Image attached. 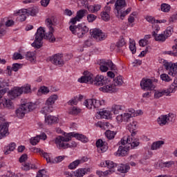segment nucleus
<instances>
[{"instance_id": "1", "label": "nucleus", "mask_w": 177, "mask_h": 177, "mask_svg": "<svg viewBox=\"0 0 177 177\" xmlns=\"http://www.w3.org/2000/svg\"><path fill=\"white\" fill-rule=\"evenodd\" d=\"M110 78L104 77L103 75H97L93 79V75L91 73L78 79V82L92 84L96 86H102L100 88V91L104 93H115V92L118 91V88L113 87V85H110Z\"/></svg>"}, {"instance_id": "2", "label": "nucleus", "mask_w": 177, "mask_h": 177, "mask_svg": "<svg viewBox=\"0 0 177 177\" xmlns=\"http://www.w3.org/2000/svg\"><path fill=\"white\" fill-rule=\"evenodd\" d=\"M127 8V3L125 0H117L115 3V9L117 10V17H120L121 20H124V17L131 13L132 8H129L125 10Z\"/></svg>"}, {"instance_id": "3", "label": "nucleus", "mask_w": 177, "mask_h": 177, "mask_svg": "<svg viewBox=\"0 0 177 177\" xmlns=\"http://www.w3.org/2000/svg\"><path fill=\"white\" fill-rule=\"evenodd\" d=\"M69 30L72 34L77 35L78 38H84L85 34H88L89 32V28L82 24H80L77 26L71 25L69 26Z\"/></svg>"}, {"instance_id": "4", "label": "nucleus", "mask_w": 177, "mask_h": 177, "mask_svg": "<svg viewBox=\"0 0 177 177\" xmlns=\"http://www.w3.org/2000/svg\"><path fill=\"white\" fill-rule=\"evenodd\" d=\"M46 34L48 33L45 32V29L43 27H39L35 34V41L32 43L31 46L37 49L42 48V39H44V38L46 39Z\"/></svg>"}, {"instance_id": "5", "label": "nucleus", "mask_w": 177, "mask_h": 177, "mask_svg": "<svg viewBox=\"0 0 177 177\" xmlns=\"http://www.w3.org/2000/svg\"><path fill=\"white\" fill-rule=\"evenodd\" d=\"M172 32H174V28L171 26L167 28L165 31H164L161 34L157 33L156 31L152 32V37L154 38L155 41L157 42H165L169 37L172 35Z\"/></svg>"}, {"instance_id": "6", "label": "nucleus", "mask_w": 177, "mask_h": 177, "mask_svg": "<svg viewBox=\"0 0 177 177\" xmlns=\"http://www.w3.org/2000/svg\"><path fill=\"white\" fill-rule=\"evenodd\" d=\"M135 135H136V132L131 133V136H124L120 140L121 145L123 146L131 145L132 149L138 147L140 145V142H139V139L135 137Z\"/></svg>"}, {"instance_id": "7", "label": "nucleus", "mask_w": 177, "mask_h": 177, "mask_svg": "<svg viewBox=\"0 0 177 177\" xmlns=\"http://www.w3.org/2000/svg\"><path fill=\"white\" fill-rule=\"evenodd\" d=\"M73 138V133H68L65 137L59 136L55 138V143L58 149H67V142H70Z\"/></svg>"}, {"instance_id": "8", "label": "nucleus", "mask_w": 177, "mask_h": 177, "mask_svg": "<svg viewBox=\"0 0 177 177\" xmlns=\"http://www.w3.org/2000/svg\"><path fill=\"white\" fill-rule=\"evenodd\" d=\"M84 104L89 110H99L102 106L106 104V102L104 100L87 99L84 101Z\"/></svg>"}, {"instance_id": "9", "label": "nucleus", "mask_w": 177, "mask_h": 177, "mask_svg": "<svg viewBox=\"0 0 177 177\" xmlns=\"http://www.w3.org/2000/svg\"><path fill=\"white\" fill-rule=\"evenodd\" d=\"M55 22V17H51L50 18H47L46 19V24L47 27H48L49 32L46 35V39H48L50 42H55L56 41V38L53 36V32L55 29H53V23Z\"/></svg>"}, {"instance_id": "10", "label": "nucleus", "mask_w": 177, "mask_h": 177, "mask_svg": "<svg viewBox=\"0 0 177 177\" xmlns=\"http://www.w3.org/2000/svg\"><path fill=\"white\" fill-rule=\"evenodd\" d=\"M4 122L5 118L0 113V139L6 138L9 135V123Z\"/></svg>"}, {"instance_id": "11", "label": "nucleus", "mask_w": 177, "mask_h": 177, "mask_svg": "<svg viewBox=\"0 0 177 177\" xmlns=\"http://www.w3.org/2000/svg\"><path fill=\"white\" fill-rule=\"evenodd\" d=\"M99 64L100 70L102 73H106V71H109V68L110 70H115V65L111 60L106 61L104 59H101Z\"/></svg>"}, {"instance_id": "12", "label": "nucleus", "mask_w": 177, "mask_h": 177, "mask_svg": "<svg viewBox=\"0 0 177 177\" xmlns=\"http://www.w3.org/2000/svg\"><path fill=\"white\" fill-rule=\"evenodd\" d=\"M90 34L92 38H94L97 42L104 41L106 39V34L99 28H94L90 30Z\"/></svg>"}, {"instance_id": "13", "label": "nucleus", "mask_w": 177, "mask_h": 177, "mask_svg": "<svg viewBox=\"0 0 177 177\" xmlns=\"http://www.w3.org/2000/svg\"><path fill=\"white\" fill-rule=\"evenodd\" d=\"M163 66L165 68L169 71V75H172V77L177 75V62L172 63L164 61Z\"/></svg>"}, {"instance_id": "14", "label": "nucleus", "mask_w": 177, "mask_h": 177, "mask_svg": "<svg viewBox=\"0 0 177 177\" xmlns=\"http://www.w3.org/2000/svg\"><path fill=\"white\" fill-rule=\"evenodd\" d=\"M142 89L145 91H153L156 88V85L153 84L151 79H142L140 82Z\"/></svg>"}, {"instance_id": "15", "label": "nucleus", "mask_w": 177, "mask_h": 177, "mask_svg": "<svg viewBox=\"0 0 177 177\" xmlns=\"http://www.w3.org/2000/svg\"><path fill=\"white\" fill-rule=\"evenodd\" d=\"M51 62L55 66H59V67H63L64 65V60H63V55L55 54L51 58Z\"/></svg>"}, {"instance_id": "16", "label": "nucleus", "mask_w": 177, "mask_h": 177, "mask_svg": "<svg viewBox=\"0 0 177 177\" xmlns=\"http://www.w3.org/2000/svg\"><path fill=\"white\" fill-rule=\"evenodd\" d=\"M88 2L83 1V6H84L85 8H87L88 12L90 13H97L100 9H102V5L100 4H94L93 6H87Z\"/></svg>"}, {"instance_id": "17", "label": "nucleus", "mask_w": 177, "mask_h": 177, "mask_svg": "<svg viewBox=\"0 0 177 177\" xmlns=\"http://www.w3.org/2000/svg\"><path fill=\"white\" fill-rule=\"evenodd\" d=\"M27 9H21L15 13V16H17L18 21H26L27 19Z\"/></svg>"}, {"instance_id": "18", "label": "nucleus", "mask_w": 177, "mask_h": 177, "mask_svg": "<svg viewBox=\"0 0 177 177\" xmlns=\"http://www.w3.org/2000/svg\"><path fill=\"white\" fill-rule=\"evenodd\" d=\"M95 145L98 149V151H101V153H104V151L109 149V147H107V142H103L102 139L97 140Z\"/></svg>"}, {"instance_id": "19", "label": "nucleus", "mask_w": 177, "mask_h": 177, "mask_svg": "<svg viewBox=\"0 0 177 177\" xmlns=\"http://www.w3.org/2000/svg\"><path fill=\"white\" fill-rule=\"evenodd\" d=\"M22 93L23 91L19 87H17L10 91L9 97L11 100L16 99V97H19Z\"/></svg>"}, {"instance_id": "20", "label": "nucleus", "mask_w": 177, "mask_h": 177, "mask_svg": "<svg viewBox=\"0 0 177 177\" xmlns=\"http://www.w3.org/2000/svg\"><path fill=\"white\" fill-rule=\"evenodd\" d=\"M26 113L28 112L27 111L24 104H22L19 108L16 110V115L18 118H23L24 115H26Z\"/></svg>"}, {"instance_id": "21", "label": "nucleus", "mask_w": 177, "mask_h": 177, "mask_svg": "<svg viewBox=\"0 0 177 177\" xmlns=\"http://www.w3.org/2000/svg\"><path fill=\"white\" fill-rule=\"evenodd\" d=\"M124 110H125V106L123 105L113 104L111 107V111L115 115L122 114Z\"/></svg>"}, {"instance_id": "22", "label": "nucleus", "mask_w": 177, "mask_h": 177, "mask_svg": "<svg viewBox=\"0 0 177 177\" xmlns=\"http://www.w3.org/2000/svg\"><path fill=\"white\" fill-rule=\"evenodd\" d=\"M132 117H135V111L133 109H130L128 110L127 112L123 114V121H125L126 122H129Z\"/></svg>"}, {"instance_id": "23", "label": "nucleus", "mask_w": 177, "mask_h": 177, "mask_svg": "<svg viewBox=\"0 0 177 177\" xmlns=\"http://www.w3.org/2000/svg\"><path fill=\"white\" fill-rule=\"evenodd\" d=\"M87 172H91V168H81L73 172L75 177H83Z\"/></svg>"}, {"instance_id": "24", "label": "nucleus", "mask_w": 177, "mask_h": 177, "mask_svg": "<svg viewBox=\"0 0 177 177\" xmlns=\"http://www.w3.org/2000/svg\"><path fill=\"white\" fill-rule=\"evenodd\" d=\"M170 95L171 93L168 88L162 90V91H157L154 93V99H160L162 96H169Z\"/></svg>"}, {"instance_id": "25", "label": "nucleus", "mask_w": 177, "mask_h": 177, "mask_svg": "<svg viewBox=\"0 0 177 177\" xmlns=\"http://www.w3.org/2000/svg\"><path fill=\"white\" fill-rule=\"evenodd\" d=\"M59 99V96L57 95H50L47 100L46 101V106H48V107H52L53 104H55V102Z\"/></svg>"}, {"instance_id": "26", "label": "nucleus", "mask_w": 177, "mask_h": 177, "mask_svg": "<svg viewBox=\"0 0 177 177\" xmlns=\"http://www.w3.org/2000/svg\"><path fill=\"white\" fill-rule=\"evenodd\" d=\"M128 155V148L120 146L118 150L116 152V156L118 157H125V156Z\"/></svg>"}, {"instance_id": "27", "label": "nucleus", "mask_w": 177, "mask_h": 177, "mask_svg": "<svg viewBox=\"0 0 177 177\" xmlns=\"http://www.w3.org/2000/svg\"><path fill=\"white\" fill-rule=\"evenodd\" d=\"M117 169L118 172H120L121 174H127V172H129V169H131V167L128 164H120L118 167Z\"/></svg>"}, {"instance_id": "28", "label": "nucleus", "mask_w": 177, "mask_h": 177, "mask_svg": "<svg viewBox=\"0 0 177 177\" xmlns=\"http://www.w3.org/2000/svg\"><path fill=\"white\" fill-rule=\"evenodd\" d=\"M15 149H16V143H10L9 145L4 147V154H6V156H8V154H10V153H12V151H13Z\"/></svg>"}, {"instance_id": "29", "label": "nucleus", "mask_w": 177, "mask_h": 177, "mask_svg": "<svg viewBox=\"0 0 177 177\" xmlns=\"http://www.w3.org/2000/svg\"><path fill=\"white\" fill-rule=\"evenodd\" d=\"M45 121L48 125H52V124H56L59 121V119L53 115H48L45 117Z\"/></svg>"}, {"instance_id": "30", "label": "nucleus", "mask_w": 177, "mask_h": 177, "mask_svg": "<svg viewBox=\"0 0 177 177\" xmlns=\"http://www.w3.org/2000/svg\"><path fill=\"white\" fill-rule=\"evenodd\" d=\"M123 83L124 81H122V77L118 76L116 78L113 79V83L112 84L110 83V85H112L113 88H117L115 86H121Z\"/></svg>"}, {"instance_id": "31", "label": "nucleus", "mask_w": 177, "mask_h": 177, "mask_svg": "<svg viewBox=\"0 0 177 177\" xmlns=\"http://www.w3.org/2000/svg\"><path fill=\"white\" fill-rule=\"evenodd\" d=\"M158 124L160 127H164V125H167L168 124V120L167 118V115H162L158 118Z\"/></svg>"}, {"instance_id": "32", "label": "nucleus", "mask_w": 177, "mask_h": 177, "mask_svg": "<svg viewBox=\"0 0 177 177\" xmlns=\"http://www.w3.org/2000/svg\"><path fill=\"white\" fill-rule=\"evenodd\" d=\"M72 138H77L78 140H80L83 143L88 142V138L82 134L73 133Z\"/></svg>"}, {"instance_id": "33", "label": "nucleus", "mask_w": 177, "mask_h": 177, "mask_svg": "<svg viewBox=\"0 0 177 177\" xmlns=\"http://www.w3.org/2000/svg\"><path fill=\"white\" fill-rule=\"evenodd\" d=\"M106 165L109 169H111L112 172H115V169H117V163H114V162L111 160H106Z\"/></svg>"}, {"instance_id": "34", "label": "nucleus", "mask_w": 177, "mask_h": 177, "mask_svg": "<svg viewBox=\"0 0 177 177\" xmlns=\"http://www.w3.org/2000/svg\"><path fill=\"white\" fill-rule=\"evenodd\" d=\"M24 106H25V108L27 110L28 113L30 111H32V110H35L37 109V104L32 102L24 104Z\"/></svg>"}, {"instance_id": "35", "label": "nucleus", "mask_w": 177, "mask_h": 177, "mask_svg": "<svg viewBox=\"0 0 177 177\" xmlns=\"http://www.w3.org/2000/svg\"><path fill=\"white\" fill-rule=\"evenodd\" d=\"M170 93H175L177 91V77L174 80V82L167 88Z\"/></svg>"}, {"instance_id": "36", "label": "nucleus", "mask_w": 177, "mask_h": 177, "mask_svg": "<svg viewBox=\"0 0 177 177\" xmlns=\"http://www.w3.org/2000/svg\"><path fill=\"white\" fill-rule=\"evenodd\" d=\"M13 107H15V105L13 104V102H12V100L5 99V101L3 102V109L6 108V109H13Z\"/></svg>"}, {"instance_id": "37", "label": "nucleus", "mask_w": 177, "mask_h": 177, "mask_svg": "<svg viewBox=\"0 0 177 177\" xmlns=\"http://www.w3.org/2000/svg\"><path fill=\"white\" fill-rule=\"evenodd\" d=\"M162 145H164V141L162 140L157 141L152 144L151 149V150H157L160 149V147H161Z\"/></svg>"}, {"instance_id": "38", "label": "nucleus", "mask_w": 177, "mask_h": 177, "mask_svg": "<svg viewBox=\"0 0 177 177\" xmlns=\"http://www.w3.org/2000/svg\"><path fill=\"white\" fill-rule=\"evenodd\" d=\"M137 125H138V123L136 121H133L132 122H130L127 126V128H128L129 132H131V133L133 132H136L135 131H136Z\"/></svg>"}, {"instance_id": "39", "label": "nucleus", "mask_w": 177, "mask_h": 177, "mask_svg": "<svg viewBox=\"0 0 177 177\" xmlns=\"http://www.w3.org/2000/svg\"><path fill=\"white\" fill-rule=\"evenodd\" d=\"M28 16H36L37 13H38V8H30L26 9Z\"/></svg>"}, {"instance_id": "40", "label": "nucleus", "mask_w": 177, "mask_h": 177, "mask_svg": "<svg viewBox=\"0 0 177 177\" xmlns=\"http://www.w3.org/2000/svg\"><path fill=\"white\" fill-rule=\"evenodd\" d=\"M25 57L27 59V60H30V62H34L35 59V53L32 52H28L25 55Z\"/></svg>"}, {"instance_id": "41", "label": "nucleus", "mask_w": 177, "mask_h": 177, "mask_svg": "<svg viewBox=\"0 0 177 177\" xmlns=\"http://www.w3.org/2000/svg\"><path fill=\"white\" fill-rule=\"evenodd\" d=\"M53 111V106H49L46 105L41 110V114L46 115L47 113H52Z\"/></svg>"}, {"instance_id": "42", "label": "nucleus", "mask_w": 177, "mask_h": 177, "mask_svg": "<svg viewBox=\"0 0 177 177\" xmlns=\"http://www.w3.org/2000/svg\"><path fill=\"white\" fill-rule=\"evenodd\" d=\"M105 136L109 139V140H111L115 136V132L111 131V130H106L105 132Z\"/></svg>"}, {"instance_id": "43", "label": "nucleus", "mask_w": 177, "mask_h": 177, "mask_svg": "<svg viewBox=\"0 0 177 177\" xmlns=\"http://www.w3.org/2000/svg\"><path fill=\"white\" fill-rule=\"evenodd\" d=\"M81 113V109H78L77 106L72 107L69 111V114L72 115H77Z\"/></svg>"}, {"instance_id": "44", "label": "nucleus", "mask_w": 177, "mask_h": 177, "mask_svg": "<svg viewBox=\"0 0 177 177\" xmlns=\"http://www.w3.org/2000/svg\"><path fill=\"white\" fill-rule=\"evenodd\" d=\"M80 160H76L72 162L71 163H70L68 168L69 169H75V168H77V167H78V165L80 164Z\"/></svg>"}, {"instance_id": "45", "label": "nucleus", "mask_w": 177, "mask_h": 177, "mask_svg": "<svg viewBox=\"0 0 177 177\" xmlns=\"http://www.w3.org/2000/svg\"><path fill=\"white\" fill-rule=\"evenodd\" d=\"M129 49L132 52L133 55L136 53V43L135 41H130Z\"/></svg>"}, {"instance_id": "46", "label": "nucleus", "mask_w": 177, "mask_h": 177, "mask_svg": "<svg viewBox=\"0 0 177 177\" xmlns=\"http://www.w3.org/2000/svg\"><path fill=\"white\" fill-rule=\"evenodd\" d=\"M19 88L22 91V93H30L31 92V85L30 84H26V86Z\"/></svg>"}, {"instance_id": "47", "label": "nucleus", "mask_w": 177, "mask_h": 177, "mask_svg": "<svg viewBox=\"0 0 177 177\" xmlns=\"http://www.w3.org/2000/svg\"><path fill=\"white\" fill-rule=\"evenodd\" d=\"M161 10L162 12H165V13L168 12L169 10H171V6L167 3H162L161 5Z\"/></svg>"}, {"instance_id": "48", "label": "nucleus", "mask_w": 177, "mask_h": 177, "mask_svg": "<svg viewBox=\"0 0 177 177\" xmlns=\"http://www.w3.org/2000/svg\"><path fill=\"white\" fill-rule=\"evenodd\" d=\"M99 115H100L101 118H104L105 120H107L110 117V111H104L102 112H99Z\"/></svg>"}, {"instance_id": "49", "label": "nucleus", "mask_w": 177, "mask_h": 177, "mask_svg": "<svg viewBox=\"0 0 177 177\" xmlns=\"http://www.w3.org/2000/svg\"><path fill=\"white\" fill-rule=\"evenodd\" d=\"M101 19L104 20V21H109L110 20V15L107 12H101Z\"/></svg>"}, {"instance_id": "50", "label": "nucleus", "mask_w": 177, "mask_h": 177, "mask_svg": "<svg viewBox=\"0 0 177 177\" xmlns=\"http://www.w3.org/2000/svg\"><path fill=\"white\" fill-rule=\"evenodd\" d=\"M86 13V10H80L77 12L76 17L80 20L85 16Z\"/></svg>"}, {"instance_id": "51", "label": "nucleus", "mask_w": 177, "mask_h": 177, "mask_svg": "<svg viewBox=\"0 0 177 177\" xmlns=\"http://www.w3.org/2000/svg\"><path fill=\"white\" fill-rule=\"evenodd\" d=\"M167 122H175V118H176V115L174 113H169L167 115Z\"/></svg>"}, {"instance_id": "52", "label": "nucleus", "mask_w": 177, "mask_h": 177, "mask_svg": "<svg viewBox=\"0 0 177 177\" xmlns=\"http://www.w3.org/2000/svg\"><path fill=\"white\" fill-rule=\"evenodd\" d=\"M96 19H97V17L93 14H90L87 15V20L88 23H93V21H95Z\"/></svg>"}, {"instance_id": "53", "label": "nucleus", "mask_w": 177, "mask_h": 177, "mask_svg": "<svg viewBox=\"0 0 177 177\" xmlns=\"http://www.w3.org/2000/svg\"><path fill=\"white\" fill-rule=\"evenodd\" d=\"M160 80H162V81H165V82H169V81H171V77H169L167 74L162 73L160 75Z\"/></svg>"}, {"instance_id": "54", "label": "nucleus", "mask_w": 177, "mask_h": 177, "mask_svg": "<svg viewBox=\"0 0 177 177\" xmlns=\"http://www.w3.org/2000/svg\"><path fill=\"white\" fill-rule=\"evenodd\" d=\"M21 67H23V64H13L12 66V71H15V72L19 71V70H20Z\"/></svg>"}, {"instance_id": "55", "label": "nucleus", "mask_w": 177, "mask_h": 177, "mask_svg": "<svg viewBox=\"0 0 177 177\" xmlns=\"http://www.w3.org/2000/svg\"><path fill=\"white\" fill-rule=\"evenodd\" d=\"M5 25L3 24L0 23V38H2L5 34H6V30L3 28Z\"/></svg>"}, {"instance_id": "56", "label": "nucleus", "mask_w": 177, "mask_h": 177, "mask_svg": "<svg viewBox=\"0 0 177 177\" xmlns=\"http://www.w3.org/2000/svg\"><path fill=\"white\" fill-rule=\"evenodd\" d=\"M39 142V138H38L37 136L30 140V143H31L32 146H35Z\"/></svg>"}, {"instance_id": "57", "label": "nucleus", "mask_w": 177, "mask_h": 177, "mask_svg": "<svg viewBox=\"0 0 177 177\" xmlns=\"http://www.w3.org/2000/svg\"><path fill=\"white\" fill-rule=\"evenodd\" d=\"M125 45V40L124 38H121L117 43L116 46L117 48H122Z\"/></svg>"}, {"instance_id": "58", "label": "nucleus", "mask_w": 177, "mask_h": 177, "mask_svg": "<svg viewBox=\"0 0 177 177\" xmlns=\"http://www.w3.org/2000/svg\"><path fill=\"white\" fill-rule=\"evenodd\" d=\"M12 59L14 60H21V59H23V55H21V54L18 53H15L13 55Z\"/></svg>"}, {"instance_id": "59", "label": "nucleus", "mask_w": 177, "mask_h": 177, "mask_svg": "<svg viewBox=\"0 0 177 177\" xmlns=\"http://www.w3.org/2000/svg\"><path fill=\"white\" fill-rule=\"evenodd\" d=\"M147 21H149V23H151V24H154L156 22V18L149 16L146 17Z\"/></svg>"}, {"instance_id": "60", "label": "nucleus", "mask_w": 177, "mask_h": 177, "mask_svg": "<svg viewBox=\"0 0 177 177\" xmlns=\"http://www.w3.org/2000/svg\"><path fill=\"white\" fill-rule=\"evenodd\" d=\"M64 160V156H57L55 158L54 160H53V163H55V162H62L63 160Z\"/></svg>"}, {"instance_id": "61", "label": "nucleus", "mask_w": 177, "mask_h": 177, "mask_svg": "<svg viewBox=\"0 0 177 177\" xmlns=\"http://www.w3.org/2000/svg\"><path fill=\"white\" fill-rule=\"evenodd\" d=\"M78 103V101H77V99L74 98L68 102V104L69 106H77V104Z\"/></svg>"}, {"instance_id": "62", "label": "nucleus", "mask_w": 177, "mask_h": 177, "mask_svg": "<svg viewBox=\"0 0 177 177\" xmlns=\"http://www.w3.org/2000/svg\"><path fill=\"white\" fill-rule=\"evenodd\" d=\"M164 167H166L167 168H171L172 165H174V161H168L163 162Z\"/></svg>"}, {"instance_id": "63", "label": "nucleus", "mask_w": 177, "mask_h": 177, "mask_svg": "<svg viewBox=\"0 0 177 177\" xmlns=\"http://www.w3.org/2000/svg\"><path fill=\"white\" fill-rule=\"evenodd\" d=\"M140 46H146V45H149V41L144 40V39H142L139 41Z\"/></svg>"}, {"instance_id": "64", "label": "nucleus", "mask_w": 177, "mask_h": 177, "mask_svg": "<svg viewBox=\"0 0 177 177\" xmlns=\"http://www.w3.org/2000/svg\"><path fill=\"white\" fill-rule=\"evenodd\" d=\"M28 158L27 154L24 153L19 158V162H24Z\"/></svg>"}]
</instances>
